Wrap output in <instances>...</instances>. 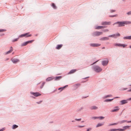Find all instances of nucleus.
<instances>
[{"mask_svg": "<svg viewBox=\"0 0 131 131\" xmlns=\"http://www.w3.org/2000/svg\"><path fill=\"white\" fill-rule=\"evenodd\" d=\"M76 70L74 69V70H72L70 71V72L69 73V74H70L74 72H75V71H76Z\"/></svg>", "mask_w": 131, "mask_h": 131, "instance_id": "21", "label": "nucleus"}, {"mask_svg": "<svg viewBox=\"0 0 131 131\" xmlns=\"http://www.w3.org/2000/svg\"><path fill=\"white\" fill-rule=\"evenodd\" d=\"M18 38H17V39H15L13 40V41H12L13 42H15V41H17L18 40Z\"/></svg>", "mask_w": 131, "mask_h": 131, "instance_id": "43", "label": "nucleus"}, {"mask_svg": "<svg viewBox=\"0 0 131 131\" xmlns=\"http://www.w3.org/2000/svg\"><path fill=\"white\" fill-rule=\"evenodd\" d=\"M110 22L104 21L101 24L102 25H110L111 24Z\"/></svg>", "mask_w": 131, "mask_h": 131, "instance_id": "8", "label": "nucleus"}, {"mask_svg": "<svg viewBox=\"0 0 131 131\" xmlns=\"http://www.w3.org/2000/svg\"><path fill=\"white\" fill-rule=\"evenodd\" d=\"M97 61H96V62H94V63H93L92 64H94V63H96V62H97Z\"/></svg>", "mask_w": 131, "mask_h": 131, "instance_id": "56", "label": "nucleus"}, {"mask_svg": "<svg viewBox=\"0 0 131 131\" xmlns=\"http://www.w3.org/2000/svg\"><path fill=\"white\" fill-rule=\"evenodd\" d=\"M115 11V10H112L111 11V13H112L113 12H114Z\"/></svg>", "mask_w": 131, "mask_h": 131, "instance_id": "50", "label": "nucleus"}, {"mask_svg": "<svg viewBox=\"0 0 131 131\" xmlns=\"http://www.w3.org/2000/svg\"><path fill=\"white\" fill-rule=\"evenodd\" d=\"M32 94L34 96L36 97L39 96L41 95V94L39 93L38 92L33 93Z\"/></svg>", "mask_w": 131, "mask_h": 131, "instance_id": "10", "label": "nucleus"}, {"mask_svg": "<svg viewBox=\"0 0 131 131\" xmlns=\"http://www.w3.org/2000/svg\"><path fill=\"white\" fill-rule=\"evenodd\" d=\"M127 89V88H126V89H123V90H126V89Z\"/></svg>", "mask_w": 131, "mask_h": 131, "instance_id": "57", "label": "nucleus"}, {"mask_svg": "<svg viewBox=\"0 0 131 131\" xmlns=\"http://www.w3.org/2000/svg\"><path fill=\"white\" fill-rule=\"evenodd\" d=\"M34 41V40H32L30 41H27V44H28L29 43H31L32 42H33Z\"/></svg>", "mask_w": 131, "mask_h": 131, "instance_id": "33", "label": "nucleus"}, {"mask_svg": "<svg viewBox=\"0 0 131 131\" xmlns=\"http://www.w3.org/2000/svg\"><path fill=\"white\" fill-rule=\"evenodd\" d=\"M102 34V32L96 31L93 33V35L94 36H98Z\"/></svg>", "mask_w": 131, "mask_h": 131, "instance_id": "4", "label": "nucleus"}, {"mask_svg": "<svg viewBox=\"0 0 131 131\" xmlns=\"http://www.w3.org/2000/svg\"><path fill=\"white\" fill-rule=\"evenodd\" d=\"M80 84H75L74 86H75V87H76L77 86H80Z\"/></svg>", "mask_w": 131, "mask_h": 131, "instance_id": "46", "label": "nucleus"}, {"mask_svg": "<svg viewBox=\"0 0 131 131\" xmlns=\"http://www.w3.org/2000/svg\"><path fill=\"white\" fill-rule=\"evenodd\" d=\"M53 79L52 77H49L47 78L46 79V81H50Z\"/></svg>", "mask_w": 131, "mask_h": 131, "instance_id": "20", "label": "nucleus"}, {"mask_svg": "<svg viewBox=\"0 0 131 131\" xmlns=\"http://www.w3.org/2000/svg\"><path fill=\"white\" fill-rule=\"evenodd\" d=\"M29 33H27L23 34L19 36V37H27L31 36V35H29Z\"/></svg>", "mask_w": 131, "mask_h": 131, "instance_id": "3", "label": "nucleus"}, {"mask_svg": "<svg viewBox=\"0 0 131 131\" xmlns=\"http://www.w3.org/2000/svg\"><path fill=\"white\" fill-rule=\"evenodd\" d=\"M104 117L101 116V117H99V118L100 119H104Z\"/></svg>", "mask_w": 131, "mask_h": 131, "instance_id": "41", "label": "nucleus"}, {"mask_svg": "<svg viewBox=\"0 0 131 131\" xmlns=\"http://www.w3.org/2000/svg\"><path fill=\"white\" fill-rule=\"evenodd\" d=\"M27 44V42H24L22 43L21 45V46H25Z\"/></svg>", "mask_w": 131, "mask_h": 131, "instance_id": "28", "label": "nucleus"}, {"mask_svg": "<svg viewBox=\"0 0 131 131\" xmlns=\"http://www.w3.org/2000/svg\"><path fill=\"white\" fill-rule=\"evenodd\" d=\"M104 32H107L109 31V30L108 29H106L103 30Z\"/></svg>", "mask_w": 131, "mask_h": 131, "instance_id": "40", "label": "nucleus"}, {"mask_svg": "<svg viewBox=\"0 0 131 131\" xmlns=\"http://www.w3.org/2000/svg\"><path fill=\"white\" fill-rule=\"evenodd\" d=\"M127 14L128 15H131V11L127 13Z\"/></svg>", "mask_w": 131, "mask_h": 131, "instance_id": "45", "label": "nucleus"}, {"mask_svg": "<svg viewBox=\"0 0 131 131\" xmlns=\"http://www.w3.org/2000/svg\"><path fill=\"white\" fill-rule=\"evenodd\" d=\"M128 92H131V89L128 90Z\"/></svg>", "mask_w": 131, "mask_h": 131, "instance_id": "51", "label": "nucleus"}, {"mask_svg": "<svg viewBox=\"0 0 131 131\" xmlns=\"http://www.w3.org/2000/svg\"><path fill=\"white\" fill-rule=\"evenodd\" d=\"M83 108V107H80V108H79L77 110V111H81L82 110Z\"/></svg>", "mask_w": 131, "mask_h": 131, "instance_id": "31", "label": "nucleus"}, {"mask_svg": "<svg viewBox=\"0 0 131 131\" xmlns=\"http://www.w3.org/2000/svg\"><path fill=\"white\" fill-rule=\"evenodd\" d=\"M6 31V30L4 29H0V32H3L5 31Z\"/></svg>", "mask_w": 131, "mask_h": 131, "instance_id": "37", "label": "nucleus"}, {"mask_svg": "<svg viewBox=\"0 0 131 131\" xmlns=\"http://www.w3.org/2000/svg\"><path fill=\"white\" fill-rule=\"evenodd\" d=\"M104 28V27L103 26H98L96 27L95 28V29H100Z\"/></svg>", "mask_w": 131, "mask_h": 131, "instance_id": "22", "label": "nucleus"}, {"mask_svg": "<svg viewBox=\"0 0 131 131\" xmlns=\"http://www.w3.org/2000/svg\"><path fill=\"white\" fill-rule=\"evenodd\" d=\"M109 39V38L107 37H104L102 38L101 40H104Z\"/></svg>", "mask_w": 131, "mask_h": 131, "instance_id": "23", "label": "nucleus"}, {"mask_svg": "<svg viewBox=\"0 0 131 131\" xmlns=\"http://www.w3.org/2000/svg\"><path fill=\"white\" fill-rule=\"evenodd\" d=\"M117 130H118V131H124V130L123 129H116Z\"/></svg>", "mask_w": 131, "mask_h": 131, "instance_id": "36", "label": "nucleus"}, {"mask_svg": "<svg viewBox=\"0 0 131 131\" xmlns=\"http://www.w3.org/2000/svg\"><path fill=\"white\" fill-rule=\"evenodd\" d=\"M125 25L129 24H131V22L130 21H124Z\"/></svg>", "mask_w": 131, "mask_h": 131, "instance_id": "25", "label": "nucleus"}, {"mask_svg": "<svg viewBox=\"0 0 131 131\" xmlns=\"http://www.w3.org/2000/svg\"><path fill=\"white\" fill-rule=\"evenodd\" d=\"M13 51V48L11 47H10V50L5 53L6 54H8L11 52Z\"/></svg>", "mask_w": 131, "mask_h": 131, "instance_id": "12", "label": "nucleus"}, {"mask_svg": "<svg viewBox=\"0 0 131 131\" xmlns=\"http://www.w3.org/2000/svg\"><path fill=\"white\" fill-rule=\"evenodd\" d=\"M119 97H115L114 99H115V98H119Z\"/></svg>", "mask_w": 131, "mask_h": 131, "instance_id": "55", "label": "nucleus"}, {"mask_svg": "<svg viewBox=\"0 0 131 131\" xmlns=\"http://www.w3.org/2000/svg\"><path fill=\"white\" fill-rule=\"evenodd\" d=\"M45 84V83H42V86H43Z\"/></svg>", "mask_w": 131, "mask_h": 131, "instance_id": "54", "label": "nucleus"}, {"mask_svg": "<svg viewBox=\"0 0 131 131\" xmlns=\"http://www.w3.org/2000/svg\"><path fill=\"white\" fill-rule=\"evenodd\" d=\"M115 24H118V27H120L124 26L125 25V24L124 21L122 22H117L114 23L113 25Z\"/></svg>", "mask_w": 131, "mask_h": 131, "instance_id": "1", "label": "nucleus"}, {"mask_svg": "<svg viewBox=\"0 0 131 131\" xmlns=\"http://www.w3.org/2000/svg\"><path fill=\"white\" fill-rule=\"evenodd\" d=\"M62 46L63 45L62 44L58 45L56 47V49H59L62 47Z\"/></svg>", "mask_w": 131, "mask_h": 131, "instance_id": "15", "label": "nucleus"}, {"mask_svg": "<svg viewBox=\"0 0 131 131\" xmlns=\"http://www.w3.org/2000/svg\"><path fill=\"white\" fill-rule=\"evenodd\" d=\"M52 6L53 7L54 9H56L57 8V7L55 6V5L53 3L52 4Z\"/></svg>", "mask_w": 131, "mask_h": 131, "instance_id": "27", "label": "nucleus"}, {"mask_svg": "<svg viewBox=\"0 0 131 131\" xmlns=\"http://www.w3.org/2000/svg\"><path fill=\"white\" fill-rule=\"evenodd\" d=\"M115 16H116V15H113V16H109L110 17H115Z\"/></svg>", "mask_w": 131, "mask_h": 131, "instance_id": "49", "label": "nucleus"}, {"mask_svg": "<svg viewBox=\"0 0 131 131\" xmlns=\"http://www.w3.org/2000/svg\"><path fill=\"white\" fill-rule=\"evenodd\" d=\"M130 127V126H125L123 127V128L124 130V131L125 130L127 129H129V127Z\"/></svg>", "mask_w": 131, "mask_h": 131, "instance_id": "14", "label": "nucleus"}, {"mask_svg": "<svg viewBox=\"0 0 131 131\" xmlns=\"http://www.w3.org/2000/svg\"><path fill=\"white\" fill-rule=\"evenodd\" d=\"M117 131L116 129H110L108 131Z\"/></svg>", "mask_w": 131, "mask_h": 131, "instance_id": "30", "label": "nucleus"}, {"mask_svg": "<svg viewBox=\"0 0 131 131\" xmlns=\"http://www.w3.org/2000/svg\"><path fill=\"white\" fill-rule=\"evenodd\" d=\"M38 103V104L39 103H38H38Z\"/></svg>", "mask_w": 131, "mask_h": 131, "instance_id": "62", "label": "nucleus"}, {"mask_svg": "<svg viewBox=\"0 0 131 131\" xmlns=\"http://www.w3.org/2000/svg\"><path fill=\"white\" fill-rule=\"evenodd\" d=\"M118 123H114V124H111L109 125V126L113 125H117V124Z\"/></svg>", "mask_w": 131, "mask_h": 131, "instance_id": "39", "label": "nucleus"}, {"mask_svg": "<svg viewBox=\"0 0 131 131\" xmlns=\"http://www.w3.org/2000/svg\"><path fill=\"white\" fill-rule=\"evenodd\" d=\"M98 108L97 107L95 106H92L91 107L90 109L91 110H96Z\"/></svg>", "mask_w": 131, "mask_h": 131, "instance_id": "19", "label": "nucleus"}, {"mask_svg": "<svg viewBox=\"0 0 131 131\" xmlns=\"http://www.w3.org/2000/svg\"><path fill=\"white\" fill-rule=\"evenodd\" d=\"M127 100H122L120 101V103H121V105H123L127 103Z\"/></svg>", "mask_w": 131, "mask_h": 131, "instance_id": "11", "label": "nucleus"}, {"mask_svg": "<svg viewBox=\"0 0 131 131\" xmlns=\"http://www.w3.org/2000/svg\"><path fill=\"white\" fill-rule=\"evenodd\" d=\"M129 86H131V84Z\"/></svg>", "mask_w": 131, "mask_h": 131, "instance_id": "61", "label": "nucleus"}, {"mask_svg": "<svg viewBox=\"0 0 131 131\" xmlns=\"http://www.w3.org/2000/svg\"><path fill=\"white\" fill-rule=\"evenodd\" d=\"M118 107H115L114 109L111 111V112H114L118 111L119 109V108H118Z\"/></svg>", "mask_w": 131, "mask_h": 131, "instance_id": "13", "label": "nucleus"}, {"mask_svg": "<svg viewBox=\"0 0 131 131\" xmlns=\"http://www.w3.org/2000/svg\"><path fill=\"white\" fill-rule=\"evenodd\" d=\"M104 124V123H99L97 124L96 126V127H98L100 126H102Z\"/></svg>", "mask_w": 131, "mask_h": 131, "instance_id": "16", "label": "nucleus"}, {"mask_svg": "<svg viewBox=\"0 0 131 131\" xmlns=\"http://www.w3.org/2000/svg\"><path fill=\"white\" fill-rule=\"evenodd\" d=\"M75 120L76 121H81V118H80V119H77L76 118V119H75Z\"/></svg>", "mask_w": 131, "mask_h": 131, "instance_id": "44", "label": "nucleus"}, {"mask_svg": "<svg viewBox=\"0 0 131 131\" xmlns=\"http://www.w3.org/2000/svg\"><path fill=\"white\" fill-rule=\"evenodd\" d=\"M68 86V85L66 86H64L63 87V88H59L58 89V90H60V89H62L61 90H63L65 88V87L66 86Z\"/></svg>", "mask_w": 131, "mask_h": 131, "instance_id": "35", "label": "nucleus"}, {"mask_svg": "<svg viewBox=\"0 0 131 131\" xmlns=\"http://www.w3.org/2000/svg\"><path fill=\"white\" fill-rule=\"evenodd\" d=\"M85 126H78V127L79 128H82L83 127Z\"/></svg>", "mask_w": 131, "mask_h": 131, "instance_id": "42", "label": "nucleus"}, {"mask_svg": "<svg viewBox=\"0 0 131 131\" xmlns=\"http://www.w3.org/2000/svg\"><path fill=\"white\" fill-rule=\"evenodd\" d=\"M113 99H106L105 100V101L106 102H111L113 100Z\"/></svg>", "mask_w": 131, "mask_h": 131, "instance_id": "26", "label": "nucleus"}, {"mask_svg": "<svg viewBox=\"0 0 131 131\" xmlns=\"http://www.w3.org/2000/svg\"><path fill=\"white\" fill-rule=\"evenodd\" d=\"M84 122V121H82V122Z\"/></svg>", "mask_w": 131, "mask_h": 131, "instance_id": "60", "label": "nucleus"}, {"mask_svg": "<svg viewBox=\"0 0 131 131\" xmlns=\"http://www.w3.org/2000/svg\"><path fill=\"white\" fill-rule=\"evenodd\" d=\"M72 122H74V121H72Z\"/></svg>", "mask_w": 131, "mask_h": 131, "instance_id": "59", "label": "nucleus"}, {"mask_svg": "<svg viewBox=\"0 0 131 131\" xmlns=\"http://www.w3.org/2000/svg\"><path fill=\"white\" fill-rule=\"evenodd\" d=\"M3 130H4V129H0V131H3Z\"/></svg>", "mask_w": 131, "mask_h": 131, "instance_id": "53", "label": "nucleus"}, {"mask_svg": "<svg viewBox=\"0 0 131 131\" xmlns=\"http://www.w3.org/2000/svg\"><path fill=\"white\" fill-rule=\"evenodd\" d=\"M91 129V128H89V129H88L86 130V131H90Z\"/></svg>", "mask_w": 131, "mask_h": 131, "instance_id": "47", "label": "nucleus"}, {"mask_svg": "<svg viewBox=\"0 0 131 131\" xmlns=\"http://www.w3.org/2000/svg\"><path fill=\"white\" fill-rule=\"evenodd\" d=\"M114 46L118 47H123V48H124L126 46H127V45L121 43H115L114 44Z\"/></svg>", "mask_w": 131, "mask_h": 131, "instance_id": "5", "label": "nucleus"}, {"mask_svg": "<svg viewBox=\"0 0 131 131\" xmlns=\"http://www.w3.org/2000/svg\"><path fill=\"white\" fill-rule=\"evenodd\" d=\"M62 78L61 76L56 77L55 78V80H59Z\"/></svg>", "mask_w": 131, "mask_h": 131, "instance_id": "24", "label": "nucleus"}, {"mask_svg": "<svg viewBox=\"0 0 131 131\" xmlns=\"http://www.w3.org/2000/svg\"><path fill=\"white\" fill-rule=\"evenodd\" d=\"M129 48H131V46H129Z\"/></svg>", "mask_w": 131, "mask_h": 131, "instance_id": "58", "label": "nucleus"}, {"mask_svg": "<svg viewBox=\"0 0 131 131\" xmlns=\"http://www.w3.org/2000/svg\"><path fill=\"white\" fill-rule=\"evenodd\" d=\"M123 39H131V36L124 37H123Z\"/></svg>", "mask_w": 131, "mask_h": 131, "instance_id": "18", "label": "nucleus"}, {"mask_svg": "<svg viewBox=\"0 0 131 131\" xmlns=\"http://www.w3.org/2000/svg\"><path fill=\"white\" fill-rule=\"evenodd\" d=\"M131 100V97L130 98H129L127 100H129L130 101Z\"/></svg>", "mask_w": 131, "mask_h": 131, "instance_id": "52", "label": "nucleus"}, {"mask_svg": "<svg viewBox=\"0 0 131 131\" xmlns=\"http://www.w3.org/2000/svg\"><path fill=\"white\" fill-rule=\"evenodd\" d=\"M92 119H96L99 118V117H92Z\"/></svg>", "mask_w": 131, "mask_h": 131, "instance_id": "34", "label": "nucleus"}, {"mask_svg": "<svg viewBox=\"0 0 131 131\" xmlns=\"http://www.w3.org/2000/svg\"><path fill=\"white\" fill-rule=\"evenodd\" d=\"M11 60L14 63H16L19 61V59H15L14 58H12L11 59Z\"/></svg>", "mask_w": 131, "mask_h": 131, "instance_id": "7", "label": "nucleus"}, {"mask_svg": "<svg viewBox=\"0 0 131 131\" xmlns=\"http://www.w3.org/2000/svg\"><path fill=\"white\" fill-rule=\"evenodd\" d=\"M18 127V126H17L16 125H14L13 126V129H15V128H17Z\"/></svg>", "mask_w": 131, "mask_h": 131, "instance_id": "29", "label": "nucleus"}, {"mask_svg": "<svg viewBox=\"0 0 131 131\" xmlns=\"http://www.w3.org/2000/svg\"><path fill=\"white\" fill-rule=\"evenodd\" d=\"M125 122H127L128 123H131V121H127L126 120H124L121 121L119 122V123L121 124H122L123 123H124Z\"/></svg>", "mask_w": 131, "mask_h": 131, "instance_id": "17", "label": "nucleus"}, {"mask_svg": "<svg viewBox=\"0 0 131 131\" xmlns=\"http://www.w3.org/2000/svg\"><path fill=\"white\" fill-rule=\"evenodd\" d=\"M94 69L95 71L96 72H100L102 70V69L98 66H95L94 67Z\"/></svg>", "mask_w": 131, "mask_h": 131, "instance_id": "2", "label": "nucleus"}, {"mask_svg": "<svg viewBox=\"0 0 131 131\" xmlns=\"http://www.w3.org/2000/svg\"><path fill=\"white\" fill-rule=\"evenodd\" d=\"M108 61L107 60V59H106L105 60H104L102 61V64L103 66H106L107 64L108 63Z\"/></svg>", "mask_w": 131, "mask_h": 131, "instance_id": "6", "label": "nucleus"}, {"mask_svg": "<svg viewBox=\"0 0 131 131\" xmlns=\"http://www.w3.org/2000/svg\"><path fill=\"white\" fill-rule=\"evenodd\" d=\"M112 96L111 95H108L106 96L105 97V98H106L107 97Z\"/></svg>", "mask_w": 131, "mask_h": 131, "instance_id": "38", "label": "nucleus"}, {"mask_svg": "<svg viewBox=\"0 0 131 131\" xmlns=\"http://www.w3.org/2000/svg\"><path fill=\"white\" fill-rule=\"evenodd\" d=\"M100 44L98 43H92L90 44V46L92 47H97L100 46Z\"/></svg>", "mask_w": 131, "mask_h": 131, "instance_id": "9", "label": "nucleus"}, {"mask_svg": "<svg viewBox=\"0 0 131 131\" xmlns=\"http://www.w3.org/2000/svg\"><path fill=\"white\" fill-rule=\"evenodd\" d=\"M115 35H116L115 34H114V35H109L108 36V37H115Z\"/></svg>", "mask_w": 131, "mask_h": 131, "instance_id": "32", "label": "nucleus"}, {"mask_svg": "<svg viewBox=\"0 0 131 131\" xmlns=\"http://www.w3.org/2000/svg\"><path fill=\"white\" fill-rule=\"evenodd\" d=\"M116 35L115 36H120V35L118 33L116 34V35Z\"/></svg>", "mask_w": 131, "mask_h": 131, "instance_id": "48", "label": "nucleus"}]
</instances>
